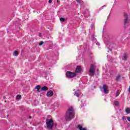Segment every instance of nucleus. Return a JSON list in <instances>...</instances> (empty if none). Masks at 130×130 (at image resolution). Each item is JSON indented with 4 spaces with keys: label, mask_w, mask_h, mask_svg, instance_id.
I'll return each instance as SVG.
<instances>
[{
    "label": "nucleus",
    "mask_w": 130,
    "mask_h": 130,
    "mask_svg": "<svg viewBox=\"0 0 130 130\" xmlns=\"http://www.w3.org/2000/svg\"><path fill=\"white\" fill-rule=\"evenodd\" d=\"M54 125H55V127H56V126H57V124L54 123Z\"/></svg>",
    "instance_id": "nucleus-30"
},
{
    "label": "nucleus",
    "mask_w": 130,
    "mask_h": 130,
    "mask_svg": "<svg viewBox=\"0 0 130 130\" xmlns=\"http://www.w3.org/2000/svg\"><path fill=\"white\" fill-rule=\"evenodd\" d=\"M60 22H64V21H66V19L63 17H61L60 18Z\"/></svg>",
    "instance_id": "nucleus-21"
},
{
    "label": "nucleus",
    "mask_w": 130,
    "mask_h": 130,
    "mask_svg": "<svg viewBox=\"0 0 130 130\" xmlns=\"http://www.w3.org/2000/svg\"><path fill=\"white\" fill-rule=\"evenodd\" d=\"M81 72L82 68L80 66H77L76 69L75 73H81Z\"/></svg>",
    "instance_id": "nucleus-8"
},
{
    "label": "nucleus",
    "mask_w": 130,
    "mask_h": 130,
    "mask_svg": "<svg viewBox=\"0 0 130 130\" xmlns=\"http://www.w3.org/2000/svg\"><path fill=\"white\" fill-rule=\"evenodd\" d=\"M7 116H9V115H7Z\"/></svg>",
    "instance_id": "nucleus-36"
},
{
    "label": "nucleus",
    "mask_w": 130,
    "mask_h": 130,
    "mask_svg": "<svg viewBox=\"0 0 130 130\" xmlns=\"http://www.w3.org/2000/svg\"><path fill=\"white\" fill-rule=\"evenodd\" d=\"M19 53H18V51H14L13 55H14L15 56H18Z\"/></svg>",
    "instance_id": "nucleus-15"
},
{
    "label": "nucleus",
    "mask_w": 130,
    "mask_h": 130,
    "mask_svg": "<svg viewBox=\"0 0 130 130\" xmlns=\"http://www.w3.org/2000/svg\"><path fill=\"white\" fill-rule=\"evenodd\" d=\"M77 91H79V89H78Z\"/></svg>",
    "instance_id": "nucleus-37"
},
{
    "label": "nucleus",
    "mask_w": 130,
    "mask_h": 130,
    "mask_svg": "<svg viewBox=\"0 0 130 130\" xmlns=\"http://www.w3.org/2000/svg\"><path fill=\"white\" fill-rule=\"evenodd\" d=\"M21 98H22V96H21V95L20 94H18L16 96V99L17 100H20Z\"/></svg>",
    "instance_id": "nucleus-18"
},
{
    "label": "nucleus",
    "mask_w": 130,
    "mask_h": 130,
    "mask_svg": "<svg viewBox=\"0 0 130 130\" xmlns=\"http://www.w3.org/2000/svg\"><path fill=\"white\" fill-rule=\"evenodd\" d=\"M78 4H79L81 6L84 5V2L82 0H75Z\"/></svg>",
    "instance_id": "nucleus-10"
},
{
    "label": "nucleus",
    "mask_w": 130,
    "mask_h": 130,
    "mask_svg": "<svg viewBox=\"0 0 130 130\" xmlns=\"http://www.w3.org/2000/svg\"><path fill=\"white\" fill-rule=\"evenodd\" d=\"M123 55L124 56L122 58V60L125 61L127 60V57L126 56V53L125 52L123 53Z\"/></svg>",
    "instance_id": "nucleus-12"
},
{
    "label": "nucleus",
    "mask_w": 130,
    "mask_h": 130,
    "mask_svg": "<svg viewBox=\"0 0 130 130\" xmlns=\"http://www.w3.org/2000/svg\"><path fill=\"white\" fill-rule=\"evenodd\" d=\"M123 24L124 25V27L125 28V26L126 24H129V16H128V14L125 12L123 13Z\"/></svg>",
    "instance_id": "nucleus-3"
},
{
    "label": "nucleus",
    "mask_w": 130,
    "mask_h": 130,
    "mask_svg": "<svg viewBox=\"0 0 130 130\" xmlns=\"http://www.w3.org/2000/svg\"><path fill=\"white\" fill-rule=\"evenodd\" d=\"M28 118H29V119H31V118H32V117L31 116H29Z\"/></svg>",
    "instance_id": "nucleus-29"
},
{
    "label": "nucleus",
    "mask_w": 130,
    "mask_h": 130,
    "mask_svg": "<svg viewBox=\"0 0 130 130\" xmlns=\"http://www.w3.org/2000/svg\"><path fill=\"white\" fill-rule=\"evenodd\" d=\"M120 77H121V76H120V74H119V75L117 76V77L116 78V81L117 82L119 81V80H120Z\"/></svg>",
    "instance_id": "nucleus-16"
},
{
    "label": "nucleus",
    "mask_w": 130,
    "mask_h": 130,
    "mask_svg": "<svg viewBox=\"0 0 130 130\" xmlns=\"http://www.w3.org/2000/svg\"><path fill=\"white\" fill-rule=\"evenodd\" d=\"M66 77L68 78V79H73V78H75V77H77V74L75 72H72L71 71H67L66 72Z\"/></svg>",
    "instance_id": "nucleus-5"
},
{
    "label": "nucleus",
    "mask_w": 130,
    "mask_h": 130,
    "mask_svg": "<svg viewBox=\"0 0 130 130\" xmlns=\"http://www.w3.org/2000/svg\"><path fill=\"white\" fill-rule=\"evenodd\" d=\"M104 7H106V5H104V6L102 7L101 8V9H103V8H104Z\"/></svg>",
    "instance_id": "nucleus-28"
},
{
    "label": "nucleus",
    "mask_w": 130,
    "mask_h": 130,
    "mask_svg": "<svg viewBox=\"0 0 130 130\" xmlns=\"http://www.w3.org/2000/svg\"><path fill=\"white\" fill-rule=\"evenodd\" d=\"M39 36L40 37H41V33H39Z\"/></svg>",
    "instance_id": "nucleus-31"
},
{
    "label": "nucleus",
    "mask_w": 130,
    "mask_h": 130,
    "mask_svg": "<svg viewBox=\"0 0 130 130\" xmlns=\"http://www.w3.org/2000/svg\"><path fill=\"white\" fill-rule=\"evenodd\" d=\"M77 128L79 130H87V128L83 127V126L80 124L78 125Z\"/></svg>",
    "instance_id": "nucleus-9"
},
{
    "label": "nucleus",
    "mask_w": 130,
    "mask_h": 130,
    "mask_svg": "<svg viewBox=\"0 0 130 130\" xmlns=\"http://www.w3.org/2000/svg\"><path fill=\"white\" fill-rule=\"evenodd\" d=\"M127 120H128V121H130V117H127Z\"/></svg>",
    "instance_id": "nucleus-26"
},
{
    "label": "nucleus",
    "mask_w": 130,
    "mask_h": 130,
    "mask_svg": "<svg viewBox=\"0 0 130 130\" xmlns=\"http://www.w3.org/2000/svg\"><path fill=\"white\" fill-rule=\"evenodd\" d=\"M90 28L92 30H94V24H91Z\"/></svg>",
    "instance_id": "nucleus-22"
},
{
    "label": "nucleus",
    "mask_w": 130,
    "mask_h": 130,
    "mask_svg": "<svg viewBox=\"0 0 130 130\" xmlns=\"http://www.w3.org/2000/svg\"><path fill=\"white\" fill-rule=\"evenodd\" d=\"M57 4H58V5H60V1H59V0H57Z\"/></svg>",
    "instance_id": "nucleus-25"
},
{
    "label": "nucleus",
    "mask_w": 130,
    "mask_h": 130,
    "mask_svg": "<svg viewBox=\"0 0 130 130\" xmlns=\"http://www.w3.org/2000/svg\"><path fill=\"white\" fill-rule=\"evenodd\" d=\"M47 96L48 97H52V96H53V91H52V90H49L47 92Z\"/></svg>",
    "instance_id": "nucleus-7"
},
{
    "label": "nucleus",
    "mask_w": 130,
    "mask_h": 130,
    "mask_svg": "<svg viewBox=\"0 0 130 130\" xmlns=\"http://www.w3.org/2000/svg\"><path fill=\"white\" fill-rule=\"evenodd\" d=\"M98 71H99V69H97V71L98 72Z\"/></svg>",
    "instance_id": "nucleus-34"
},
{
    "label": "nucleus",
    "mask_w": 130,
    "mask_h": 130,
    "mask_svg": "<svg viewBox=\"0 0 130 130\" xmlns=\"http://www.w3.org/2000/svg\"><path fill=\"white\" fill-rule=\"evenodd\" d=\"M112 49H110V51H112Z\"/></svg>",
    "instance_id": "nucleus-33"
},
{
    "label": "nucleus",
    "mask_w": 130,
    "mask_h": 130,
    "mask_svg": "<svg viewBox=\"0 0 130 130\" xmlns=\"http://www.w3.org/2000/svg\"><path fill=\"white\" fill-rule=\"evenodd\" d=\"M118 90H117V91H116V97H117L118 96H119V93H118Z\"/></svg>",
    "instance_id": "nucleus-24"
},
{
    "label": "nucleus",
    "mask_w": 130,
    "mask_h": 130,
    "mask_svg": "<svg viewBox=\"0 0 130 130\" xmlns=\"http://www.w3.org/2000/svg\"><path fill=\"white\" fill-rule=\"evenodd\" d=\"M103 89L104 90V93L105 94L108 93V90H107V86H106V84H103Z\"/></svg>",
    "instance_id": "nucleus-6"
},
{
    "label": "nucleus",
    "mask_w": 130,
    "mask_h": 130,
    "mask_svg": "<svg viewBox=\"0 0 130 130\" xmlns=\"http://www.w3.org/2000/svg\"><path fill=\"white\" fill-rule=\"evenodd\" d=\"M47 90L48 88L46 86H43L41 89V91H47Z\"/></svg>",
    "instance_id": "nucleus-11"
},
{
    "label": "nucleus",
    "mask_w": 130,
    "mask_h": 130,
    "mask_svg": "<svg viewBox=\"0 0 130 130\" xmlns=\"http://www.w3.org/2000/svg\"><path fill=\"white\" fill-rule=\"evenodd\" d=\"M114 104L115 106H119V102L117 101H114Z\"/></svg>",
    "instance_id": "nucleus-14"
},
{
    "label": "nucleus",
    "mask_w": 130,
    "mask_h": 130,
    "mask_svg": "<svg viewBox=\"0 0 130 130\" xmlns=\"http://www.w3.org/2000/svg\"><path fill=\"white\" fill-rule=\"evenodd\" d=\"M101 88V89H102V87H100Z\"/></svg>",
    "instance_id": "nucleus-35"
},
{
    "label": "nucleus",
    "mask_w": 130,
    "mask_h": 130,
    "mask_svg": "<svg viewBox=\"0 0 130 130\" xmlns=\"http://www.w3.org/2000/svg\"><path fill=\"white\" fill-rule=\"evenodd\" d=\"M74 95L76 96V97H80V94H79L77 91L75 92Z\"/></svg>",
    "instance_id": "nucleus-19"
},
{
    "label": "nucleus",
    "mask_w": 130,
    "mask_h": 130,
    "mask_svg": "<svg viewBox=\"0 0 130 130\" xmlns=\"http://www.w3.org/2000/svg\"><path fill=\"white\" fill-rule=\"evenodd\" d=\"M125 112H126V113H127V114H128L129 113H130V108H127L125 110Z\"/></svg>",
    "instance_id": "nucleus-17"
},
{
    "label": "nucleus",
    "mask_w": 130,
    "mask_h": 130,
    "mask_svg": "<svg viewBox=\"0 0 130 130\" xmlns=\"http://www.w3.org/2000/svg\"><path fill=\"white\" fill-rule=\"evenodd\" d=\"M95 70H96V65L95 64H91L89 71L90 76H94L95 75Z\"/></svg>",
    "instance_id": "nucleus-4"
},
{
    "label": "nucleus",
    "mask_w": 130,
    "mask_h": 130,
    "mask_svg": "<svg viewBox=\"0 0 130 130\" xmlns=\"http://www.w3.org/2000/svg\"><path fill=\"white\" fill-rule=\"evenodd\" d=\"M128 91H130V86H129V88L128 89Z\"/></svg>",
    "instance_id": "nucleus-32"
},
{
    "label": "nucleus",
    "mask_w": 130,
    "mask_h": 130,
    "mask_svg": "<svg viewBox=\"0 0 130 130\" xmlns=\"http://www.w3.org/2000/svg\"><path fill=\"white\" fill-rule=\"evenodd\" d=\"M91 40H92V41H94V40H95V36H94V35H91Z\"/></svg>",
    "instance_id": "nucleus-20"
},
{
    "label": "nucleus",
    "mask_w": 130,
    "mask_h": 130,
    "mask_svg": "<svg viewBox=\"0 0 130 130\" xmlns=\"http://www.w3.org/2000/svg\"><path fill=\"white\" fill-rule=\"evenodd\" d=\"M35 89H37V92H41V90H40V85H37Z\"/></svg>",
    "instance_id": "nucleus-13"
},
{
    "label": "nucleus",
    "mask_w": 130,
    "mask_h": 130,
    "mask_svg": "<svg viewBox=\"0 0 130 130\" xmlns=\"http://www.w3.org/2000/svg\"><path fill=\"white\" fill-rule=\"evenodd\" d=\"M44 43V42L41 41V42H40V43L39 44V45H40V46H41V45H43Z\"/></svg>",
    "instance_id": "nucleus-23"
},
{
    "label": "nucleus",
    "mask_w": 130,
    "mask_h": 130,
    "mask_svg": "<svg viewBox=\"0 0 130 130\" xmlns=\"http://www.w3.org/2000/svg\"><path fill=\"white\" fill-rule=\"evenodd\" d=\"M109 16H110V14L109 15Z\"/></svg>",
    "instance_id": "nucleus-38"
},
{
    "label": "nucleus",
    "mask_w": 130,
    "mask_h": 130,
    "mask_svg": "<svg viewBox=\"0 0 130 130\" xmlns=\"http://www.w3.org/2000/svg\"><path fill=\"white\" fill-rule=\"evenodd\" d=\"M94 88H95V86H94Z\"/></svg>",
    "instance_id": "nucleus-39"
},
{
    "label": "nucleus",
    "mask_w": 130,
    "mask_h": 130,
    "mask_svg": "<svg viewBox=\"0 0 130 130\" xmlns=\"http://www.w3.org/2000/svg\"><path fill=\"white\" fill-rule=\"evenodd\" d=\"M74 111H75L74 110V108H73V107L68 109L65 115V119L67 121H70V120H72V118H74V117H75L74 115Z\"/></svg>",
    "instance_id": "nucleus-1"
},
{
    "label": "nucleus",
    "mask_w": 130,
    "mask_h": 130,
    "mask_svg": "<svg viewBox=\"0 0 130 130\" xmlns=\"http://www.w3.org/2000/svg\"><path fill=\"white\" fill-rule=\"evenodd\" d=\"M46 123L47 125V128L48 130H52L53 126H54V122H53V119H46Z\"/></svg>",
    "instance_id": "nucleus-2"
},
{
    "label": "nucleus",
    "mask_w": 130,
    "mask_h": 130,
    "mask_svg": "<svg viewBox=\"0 0 130 130\" xmlns=\"http://www.w3.org/2000/svg\"><path fill=\"white\" fill-rule=\"evenodd\" d=\"M52 3V0H49V4H51Z\"/></svg>",
    "instance_id": "nucleus-27"
}]
</instances>
